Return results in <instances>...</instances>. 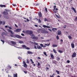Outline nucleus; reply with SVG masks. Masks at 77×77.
I'll return each instance as SVG.
<instances>
[{
    "label": "nucleus",
    "mask_w": 77,
    "mask_h": 77,
    "mask_svg": "<svg viewBox=\"0 0 77 77\" xmlns=\"http://www.w3.org/2000/svg\"><path fill=\"white\" fill-rule=\"evenodd\" d=\"M50 77H54L53 75H50Z\"/></svg>",
    "instance_id": "obj_64"
},
{
    "label": "nucleus",
    "mask_w": 77,
    "mask_h": 77,
    "mask_svg": "<svg viewBox=\"0 0 77 77\" xmlns=\"http://www.w3.org/2000/svg\"><path fill=\"white\" fill-rule=\"evenodd\" d=\"M52 63H54L55 64H56V63H57V61L54 60L52 61Z\"/></svg>",
    "instance_id": "obj_23"
},
{
    "label": "nucleus",
    "mask_w": 77,
    "mask_h": 77,
    "mask_svg": "<svg viewBox=\"0 0 77 77\" xmlns=\"http://www.w3.org/2000/svg\"><path fill=\"white\" fill-rule=\"evenodd\" d=\"M5 11H7V12H10L11 11V10H5Z\"/></svg>",
    "instance_id": "obj_39"
},
{
    "label": "nucleus",
    "mask_w": 77,
    "mask_h": 77,
    "mask_svg": "<svg viewBox=\"0 0 77 77\" xmlns=\"http://www.w3.org/2000/svg\"><path fill=\"white\" fill-rule=\"evenodd\" d=\"M23 72L25 74H27V71H23Z\"/></svg>",
    "instance_id": "obj_46"
},
{
    "label": "nucleus",
    "mask_w": 77,
    "mask_h": 77,
    "mask_svg": "<svg viewBox=\"0 0 77 77\" xmlns=\"http://www.w3.org/2000/svg\"><path fill=\"white\" fill-rule=\"evenodd\" d=\"M55 16H56V17H57V18H60V17L59 16L55 14Z\"/></svg>",
    "instance_id": "obj_33"
},
{
    "label": "nucleus",
    "mask_w": 77,
    "mask_h": 77,
    "mask_svg": "<svg viewBox=\"0 0 77 77\" xmlns=\"http://www.w3.org/2000/svg\"><path fill=\"white\" fill-rule=\"evenodd\" d=\"M45 11H46V12H48V11H47V8H45Z\"/></svg>",
    "instance_id": "obj_53"
},
{
    "label": "nucleus",
    "mask_w": 77,
    "mask_h": 77,
    "mask_svg": "<svg viewBox=\"0 0 77 77\" xmlns=\"http://www.w3.org/2000/svg\"><path fill=\"white\" fill-rule=\"evenodd\" d=\"M5 18H7V19H8V18H9V17H8L7 16H5Z\"/></svg>",
    "instance_id": "obj_52"
},
{
    "label": "nucleus",
    "mask_w": 77,
    "mask_h": 77,
    "mask_svg": "<svg viewBox=\"0 0 77 77\" xmlns=\"http://www.w3.org/2000/svg\"><path fill=\"white\" fill-rule=\"evenodd\" d=\"M27 60L26 63H29V60Z\"/></svg>",
    "instance_id": "obj_51"
},
{
    "label": "nucleus",
    "mask_w": 77,
    "mask_h": 77,
    "mask_svg": "<svg viewBox=\"0 0 77 77\" xmlns=\"http://www.w3.org/2000/svg\"><path fill=\"white\" fill-rule=\"evenodd\" d=\"M34 48H35V49H37V48L36 46H34Z\"/></svg>",
    "instance_id": "obj_58"
},
{
    "label": "nucleus",
    "mask_w": 77,
    "mask_h": 77,
    "mask_svg": "<svg viewBox=\"0 0 77 77\" xmlns=\"http://www.w3.org/2000/svg\"><path fill=\"white\" fill-rule=\"evenodd\" d=\"M76 56V53L75 52H74L73 53V54L72 55V57L74 58Z\"/></svg>",
    "instance_id": "obj_6"
},
{
    "label": "nucleus",
    "mask_w": 77,
    "mask_h": 77,
    "mask_svg": "<svg viewBox=\"0 0 77 77\" xmlns=\"http://www.w3.org/2000/svg\"><path fill=\"white\" fill-rule=\"evenodd\" d=\"M68 38H69V39H72V37H71L70 35L69 36H68Z\"/></svg>",
    "instance_id": "obj_31"
},
{
    "label": "nucleus",
    "mask_w": 77,
    "mask_h": 77,
    "mask_svg": "<svg viewBox=\"0 0 77 77\" xmlns=\"http://www.w3.org/2000/svg\"><path fill=\"white\" fill-rule=\"evenodd\" d=\"M17 73H15V74H14V75H13V77H17Z\"/></svg>",
    "instance_id": "obj_20"
},
{
    "label": "nucleus",
    "mask_w": 77,
    "mask_h": 77,
    "mask_svg": "<svg viewBox=\"0 0 77 77\" xmlns=\"http://www.w3.org/2000/svg\"><path fill=\"white\" fill-rule=\"evenodd\" d=\"M38 15L39 17H42V14H41V12L38 13Z\"/></svg>",
    "instance_id": "obj_11"
},
{
    "label": "nucleus",
    "mask_w": 77,
    "mask_h": 77,
    "mask_svg": "<svg viewBox=\"0 0 77 77\" xmlns=\"http://www.w3.org/2000/svg\"><path fill=\"white\" fill-rule=\"evenodd\" d=\"M29 30H26L25 32V33H26V34L29 35Z\"/></svg>",
    "instance_id": "obj_18"
},
{
    "label": "nucleus",
    "mask_w": 77,
    "mask_h": 77,
    "mask_svg": "<svg viewBox=\"0 0 77 77\" xmlns=\"http://www.w3.org/2000/svg\"><path fill=\"white\" fill-rule=\"evenodd\" d=\"M7 30L8 32H10V33H11V34H12V35H14V32H12V31L11 29H8Z\"/></svg>",
    "instance_id": "obj_5"
},
{
    "label": "nucleus",
    "mask_w": 77,
    "mask_h": 77,
    "mask_svg": "<svg viewBox=\"0 0 77 77\" xmlns=\"http://www.w3.org/2000/svg\"><path fill=\"white\" fill-rule=\"evenodd\" d=\"M33 44H35V45H38V44L35 42H33Z\"/></svg>",
    "instance_id": "obj_34"
},
{
    "label": "nucleus",
    "mask_w": 77,
    "mask_h": 77,
    "mask_svg": "<svg viewBox=\"0 0 77 77\" xmlns=\"http://www.w3.org/2000/svg\"><path fill=\"white\" fill-rule=\"evenodd\" d=\"M40 65V63L39 62H38V66H39Z\"/></svg>",
    "instance_id": "obj_54"
},
{
    "label": "nucleus",
    "mask_w": 77,
    "mask_h": 77,
    "mask_svg": "<svg viewBox=\"0 0 77 77\" xmlns=\"http://www.w3.org/2000/svg\"><path fill=\"white\" fill-rule=\"evenodd\" d=\"M59 52V53H62V51L59 50L58 51Z\"/></svg>",
    "instance_id": "obj_48"
},
{
    "label": "nucleus",
    "mask_w": 77,
    "mask_h": 77,
    "mask_svg": "<svg viewBox=\"0 0 77 77\" xmlns=\"http://www.w3.org/2000/svg\"><path fill=\"white\" fill-rule=\"evenodd\" d=\"M19 42L20 44H24V42L22 41H20Z\"/></svg>",
    "instance_id": "obj_27"
},
{
    "label": "nucleus",
    "mask_w": 77,
    "mask_h": 77,
    "mask_svg": "<svg viewBox=\"0 0 77 77\" xmlns=\"http://www.w3.org/2000/svg\"><path fill=\"white\" fill-rule=\"evenodd\" d=\"M1 41H2V42L3 43V44H4V43H5V41H4V40H1Z\"/></svg>",
    "instance_id": "obj_43"
},
{
    "label": "nucleus",
    "mask_w": 77,
    "mask_h": 77,
    "mask_svg": "<svg viewBox=\"0 0 77 77\" xmlns=\"http://www.w3.org/2000/svg\"><path fill=\"white\" fill-rule=\"evenodd\" d=\"M53 51L54 53H55L56 54V53H57V52L56 51V50H54V49H53Z\"/></svg>",
    "instance_id": "obj_26"
},
{
    "label": "nucleus",
    "mask_w": 77,
    "mask_h": 77,
    "mask_svg": "<svg viewBox=\"0 0 77 77\" xmlns=\"http://www.w3.org/2000/svg\"><path fill=\"white\" fill-rule=\"evenodd\" d=\"M30 36H33V37H35V35L33 34H31L30 35Z\"/></svg>",
    "instance_id": "obj_37"
},
{
    "label": "nucleus",
    "mask_w": 77,
    "mask_h": 77,
    "mask_svg": "<svg viewBox=\"0 0 77 77\" xmlns=\"http://www.w3.org/2000/svg\"><path fill=\"white\" fill-rule=\"evenodd\" d=\"M30 61L32 63H34V62L33 61V60H32V59H30Z\"/></svg>",
    "instance_id": "obj_38"
},
{
    "label": "nucleus",
    "mask_w": 77,
    "mask_h": 77,
    "mask_svg": "<svg viewBox=\"0 0 77 77\" xmlns=\"http://www.w3.org/2000/svg\"><path fill=\"white\" fill-rule=\"evenodd\" d=\"M18 59H22V57H18Z\"/></svg>",
    "instance_id": "obj_44"
},
{
    "label": "nucleus",
    "mask_w": 77,
    "mask_h": 77,
    "mask_svg": "<svg viewBox=\"0 0 77 77\" xmlns=\"http://www.w3.org/2000/svg\"><path fill=\"white\" fill-rule=\"evenodd\" d=\"M41 33H48V31H45V30H42L41 31Z\"/></svg>",
    "instance_id": "obj_2"
},
{
    "label": "nucleus",
    "mask_w": 77,
    "mask_h": 77,
    "mask_svg": "<svg viewBox=\"0 0 77 77\" xmlns=\"http://www.w3.org/2000/svg\"><path fill=\"white\" fill-rule=\"evenodd\" d=\"M15 36H16V38H22V37L21 36H20L18 35H15Z\"/></svg>",
    "instance_id": "obj_7"
},
{
    "label": "nucleus",
    "mask_w": 77,
    "mask_h": 77,
    "mask_svg": "<svg viewBox=\"0 0 77 77\" xmlns=\"http://www.w3.org/2000/svg\"><path fill=\"white\" fill-rule=\"evenodd\" d=\"M3 14L6 15H8V12L4 11L3 13Z\"/></svg>",
    "instance_id": "obj_13"
},
{
    "label": "nucleus",
    "mask_w": 77,
    "mask_h": 77,
    "mask_svg": "<svg viewBox=\"0 0 77 77\" xmlns=\"http://www.w3.org/2000/svg\"><path fill=\"white\" fill-rule=\"evenodd\" d=\"M2 35L3 37V36H4V35H5V36H6V35H7V33H5V32H3L2 33Z\"/></svg>",
    "instance_id": "obj_8"
},
{
    "label": "nucleus",
    "mask_w": 77,
    "mask_h": 77,
    "mask_svg": "<svg viewBox=\"0 0 77 77\" xmlns=\"http://www.w3.org/2000/svg\"><path fill=\"white\" fill-rule=\"evenodd\" d=\"M50 43H49V44H45V45H46V46H49V45H50Z\"/></svg>",
    "instance_id": "obj_35"
},
{
    "label": "nucleus",
    "mask_w": 77,
    "mask_h": 77,
    "mask_svg": "<svg viewBox=\"0 0 77 77\" xmlns=\"http://www.w3.org/2000/svg\"><path fill=\"white\" fill-rule=\"evenodd\" d=\"M71 46L72 48H74L75 47L74 44H73V43H72L71 44Z\"/></svg>",
    "instance_id": "obj_14"
},
{
    "label": "nucleus",
    "mask_w": 77,
    "mask_h": 77,
    "mask_svg": "<svg viewBox=\"0 0 77 77\" xmlns=\"http://www.w3.org/2000/svg\"><path fill=\"white\" fill-rule=\"evenodd\" d=\"M11 43L12 44H13V45H15L16 44V42H15L11 41Z\"/></svg>",
    "instance_id": "obj_19"
},
{
    "label": "nucleus",
    "mask_w": 77,
    "mask_h": 77,
    "mask_svg": "<svg viewBox=\"0 0 77 77\" xmlns=\"http://www.w3.org/2000/svg\"><path fill=\"white\" fill-rule=\"evenodd\" d=\"M31 38H32V39H35V40H38V37L35 36L33 37H31Z\"/></svg>",
    "instance_id": "obj_3"
},
{
    "label": "nucleus",
    "mask_w": 77,
    "mask_h": 77,
    "mask_svg": "<svg viewBox=\"0 0 77 77\" xmlns=\"http://www.w3.org/2000/svg\"><path fill=\"white\" fill-rule=\"evenodd\" d=\"M56 72L58 74H59L60 72L59 71H58V70H56Z\"/></svg>",
    "instance_id": "obj_29"
},
{
    "label": "nucleus",
    "mask_w": 77,
    "mask_h": 77,
    "mask_svg": "<svg viewBox=\"0 0 77 77\" xmlns=\"http://www.w3.org/2000/svg\"><path fill=\"white\" fill-rule=\"evenodd\" d=\"M37 48L39 50L42 49V48L40 46L38 45L37 46Z\"/></svg>",
    "instance_id": "obj_12"
},
{
    "label": "nucleus",
    "mask_w": 77,
    "mask_h": 77,
    "mask_svg": "<svg viewBox=\"0 0 77 77\" xmlns=\"http://www.w3.org/2000/svg\"><path fill=\"white\" fill-rule=\"evenodd\" d=\"M57 60H60V57H57Z\"/></svg>",
    "instance_id": "obj_30"
},
{
    "label": "nucleus",
    "mask_w": 77,
    "mask_h": 77,
    "mask_svg": "<svg viewBox=\"0 0 77 77\" xmlns=\"http://www.w3.org/2000/svg\"><path fill=\"white\" fill-rule=\"evenodd\" d=\"M54 9L53 10V11H54L55 10V9H56V6L54 5Z\"/></svg>",
    "instance_id": "obj_28"
},
{
    "label": "nucleus",
    "mask_w": 77,
    "mask_h": 77,
    "mask_svg": "<svg viewBox=\"0 0 77 77\" xmlns=\"http://www.w3.org/2000/svg\"><path fill=\"white\" fill-rule=\"evenodd\" d=\"M75 21H77V17L75 18Z\"/></svg>",
    "instance_id": "obj_41"
},
{
    "label": "nucleus",
    "mask_w": 77,
    "mask_h": 77,
    "mask_svg": "<svg viewBox=\"0 0 77 77\" xmlns=\"http://www.w3.org/2000/svg\"><path fill=\"white\" fill-rule=\"evenodd\" d=\"M23 66L24 67H25V68H27V65L26 64V62L24 61H23Z\"/></svg>",
    "instance_id": "obj_4"
},
{
    "label": "nucleus",
    "mask_w": 77,
    "mask_h": 77,
    "mask_svg": "<svg viewBox=\"0 0 77 77\" xmlns=\"http://www.w3.org/2000/svg\"><path fill=\"white\" fill-rule=\"evenodd\" d=\"M22 47H23V48H25L26 50H30V48H29L28 47L24 45H22Z\"/></svg>",
    "instance_id": "obj_1"
},
{
    "label": "nucleus",
    "mask_w": 77,
    "mask_h": 77,
    "mask_svg": "<svg viewBox=\"0 0 77 77\" xmlns=\"http://www.w3.org/2000/svg\"><path fill=\"white\" fill-rule=\"evenodd\" d=\"M26 21L27 22H29V20L28 19H26Z\"/></svg>",
    "instance_id": "obj_61"
},
{
    "label": "nucleus",
    "mask_w": 77,
    "mask_h": 77,
    "mask_svg": "<svg viewBox=\"0 0 77 77\" xmlns=\"http://www.w3.org/2000/svg\"><path fill=\"white\" fill-rule=\"evenodd\" d=\"M55 30H57V29L56 28H53L52 29V30L53 31V32H55Z\"/></svg>",
    "instance_id": "obj_21"
},
{
    "label": "nucleus",
    "mask_w": 77,
    "mask_h": 77,
    "mask_svg": "<svg viewBox=\"0 0 77 77\" xmlns=\"http://www.w3.org/2000/svg\"><path fill=\"white\" fill-rule=\"evenodd\" d=\"M51 57L52 59H54V56L53 54H50Z\"/></svg>",
    "instance_id": "obj_24"
},
{
    "label": "nucleus",
    "mask_w": 77,
    "mask_h": 77,
    "mask_svg": "<svg viewBox=\"0 0 77 77\" xmlns=\"http://www.w3.org/2000/svg\"><path fill=\"white\" fill-rule=\"evenodd\" d=\"M71 9L73 10L75 13H76V10H75V8L74 7L71 8Z\"/></svg>",
    "instance_id": "obj_17"
},
{
    "label": "nucleus",
    "mask_w": 77,
    "mask_h": 77,
    "mask_svg": "<svg viewBox=\"0 0 77 77\" xmlns=\"http://www.w3.org/2000/svg\"><path fill=\"white\" fill-rule=\"evenodd\" d=\"M48 30L49 31H50L51 32H52V30L50 29H48Z\"/></svg>",
    "instance_id": "obj_47"
},
{
    "label": "nucleus",
    "mask_w": 77,
    "mask_h": 77,
    "mask_svg": "<svg viewBox=\"0 0 77 77\" xmlns=\"http://www.w3.org/2000/svg\"><path fill=\"white\" fill-rule=\"evenodd\" d=\"M67 62V63H69L70 62V61L69 60H68Z\"/></svg>",
    "instance_id": "obj_55"
},
{
    "label": "nucleus",
    "mask_w": 77,
    "mask_h": 77,
    "mask_svg": "<svg viewBox=\"0 0 77 77\" xmlns=\"http://www.w3.org/2000/svg\"><path fill=\"white\" fill-rule=\"evenodd\" d=\"M8 28L9 29H12V27L11 26H8Z\"/></svg>",
    "instance_id": "obj_50"
},
{
    "label": "nucleus",
    "mask_w": 77,
    "mask_h": 77,
    "mask_svg": "<svg viewBox=\"0 0 77 77\" xmlns=\"http://www.w3.org/2000/svg\"><path fill=\"white\" fill-rule=\"evenodd\" d=\"M11 37H14V35H11Z\"/></svg>",
    "instance_id": "obj_63"
},
{
    "label": "nucleus",
    "mask_w": 77,
    "mask_h": 77,
    "mask_svg": "<svg viewBox=\"0 0 77 77\" xmlns=\"http://www.w3.org/2000/svg\"><path fill=\"white\" fill-rule=\"evenodd\" d=\"M53 47H57V45H53Z\"/></svg>",
    "instance_id": "obj_32"
},
{
    "label": "nucleus",
    "mask_w": 77,
    "mask_h": 77,
    "mask_svg": "<svg viewBox=\"0 0 77 77\" xmlns=\"http://www.w3.org/2000/svg\"><path fill=\"white\" fill-rule=\"evenodd\" d=\"M43 27H44V28H50V27L49 26H46L45 25H43Z\"/></svg>",
    "instance_id": "obj_10"
},
{
    "label": "nucleus",
    "mask_w": 77,
    "mask_h": 77,
    "mask_svg": "<svg viewBox=\"0 0 77 77\" xmlns=\"http://www.w3.org/2000/svg\"><path fill=\"white\" fill-rule=\"evenodd\" d=\"M44 55H45V56H47V55L46 53V52H44Z\"/></svg>",
    "instance_id": "obj_40"
},
{
    "label": "nucleus",
    "mask_w": 77,
    "mask_h": 77,
    "mask_svg": "<svg viewBox=\"0 0 77 77\" xmlns=\"http://www.w3.org/2000/svg\"><path fill=\"white\" fill-rule=\"evenodd\" d=\"M44 21H48V20H47V19L46 18H45Z\"/></svg>",
    "instance_id": "obj_49"
},
{
    "label": "nucleus",
    "mask_w": 77,
    "mask_h": 77,
    "mask_svg": "<svg viewBox=\"0 0 77 77\" xmlns=\"http://www.w3.org/2000/svg\"><path fill=\"white\" fill-rule=\"evenodd\" d=\"M0 7L1 8H3V7H5L6 6V5H0Z\"/></svg>",
    "instance_id": "obj_25"
},
{
    "label": "nucleus",
    "mask_w": 77,
    "mask_h": 77,
    "mask_svg": "<svg viewBox=\"0 0 77 77\" xmlns=\"http://www.w3.org/2000/svg\"><path fill=\"white\" fill-rule=\"evenodd\" d=\"M40 45L42 47H44V45H43L42 44H40Z\"/></svg>",
    "instance_id": "obj_42"
},
{
    "label": "nucleus",
    "mask_w": 77,
    "mask_h": 77,
    "mask_svg": "<svg viewBox=\"0 0 77 77\" xmlns=\"http://www.w3.org/2000/svg\"><path fill=\"white\" fill-rule=\"evenodd\" d=\"M12 5H13V6H16V4H13Z\"/></svg>",
    "instance_id": "obj_59"
},
{
    "label": "nucleus",
    "mask_w": 77,
    "mask_h": 77,
    "mask_svg": "<svg viewBox=\"0 0 77 77\" xmlns=\"http://www.w3.org/2000/svg\"><path fill=\"white\" fill-rule=\"evenodd\" d=\"M34 26H35V27H38V25H35Z\"/></svg>",
    "instance_id": "obj_60"
},
{
    "label": "nucleus",
    "mask_w": 77,
    "mask_h": 77,
    "mask_svg": "<svg viewBox=\"0 0 77 77\" xmlns=\"http://www.w3.org/2000/svg\"><path fill=\"white\" fill-rule=\"evenodd\" d=\"M31 34H33V32L32 30H29V35H31Z\"/></svg>",
    "instance_id": "obj_22"
},
{
    "label": "nucleus",
    "mask_w": 77,
    "mask_h": 77,
    "mask_svg": "<svg viewBox=\"0 0 77 77\" xmlns=\"http://www.w3.org/2000/svg\"><path fill=\"white\" fill-rule=\"evenodd\" d=\"M21 30V29H17L16 30H14V32H19Z\"/></svg>",
    "instance_id": "obj_9"
},
{
    "label": "nucleus",
    "mask_w": 77,
    "mask_h": 77,
    "mask_svg": "<svg viewBox=\"0 0 77 77\" xmlns=\"http://www.w3.org/2000/svg\"><path fill=\"white\" fill-rule=\"evenodd\" d=\"M56 38L57 40H59V36L58 35L57 36Z\"/></svg>",
    "instance_id": "obj_36"
},
{
    "label": "nucleus",
    "mask_w": 77,
    "mask_h": 77,
    "mask_svg": "<svg viewBox=\"0 0 77 77\" xmlns=\"http://www.w3.org/2000/svg\"><path fill=\"white\" fill-rule=\"evenodd\" d=\"M22 36H24V34L23 33L21 34Z\"/></svg>",
    "instance_id": "obj_56"
},
{
    "label": "nucleus",
    "mask_w": 77,
    "mask_h": 77,
    "mask_svg": "<svg viewBox=\"0 0 77 77\" xmlns=\"http://www.w3.org/2000/svg\"><path fill=\"white\" fill-rule=\"evenodd\" d=\"M58 32V35H60V34H62V32H61V31L59 30L57 31Z\"/></svg>",
    "instance_id": "obj_16"
},
{
    "label": "nucleus",
    "mask_w": 77,
    "mask_h": 77,
    "mask_svg": "<svg viewBox=\"0 0 77 77\" xmlns=\"http://www.w3.org/2000/svg\"><path fill=\"white\" fill-rule=\"evenodd\" d=\"M6 23V22H4L3 23V24L4 25V24H5V23Z\"/></svg>",
    "instance_id": "obj_62"
},
{
    "label": "nucleus",
    "mask_w": 77,
    "mask_h": 77,
    "mask_svg": "<svg viewBox=\"0 0 77 77\" xmlns=\"http://www.w3.org/2000/svg\"><path fill=\"white\" fill-rule=\"evenodd\" d=\"M38 23H41V20L40 19H38Z\"/></svg>",
    "instance_id": "obj_45"
},
{
    "label": "nucleus",
    "mask_w": 77,
    "mask_h": 77,
    "mask_svg": "<svg viewBox=\"0 0 77 77\" xmlns=\"http://www.w3.org/2000/svg\"><path fill=\"white\" fill-rule=\"evenodd\" d=\"M27 53L29 54H33V53L32 52H31L30 51H28Z\"/></svg>",
    "instance_id": "obj_15"
},
{
    "label": "nucleus",
    "mask_w": 77,
    "mask_h": 77,
    "mask_svg": "<svg viewBox=\"0 0 77 77\" xmlns=\"http://www.w3.org/2000/svg\"><path fill=\"white\" fill-rule=\"evenodd\" d=\"M3 23V22L2 21H0V25H1V24H2Z\"/></svg>",
    "instance_id": "obj_57"
}]
</instances>
